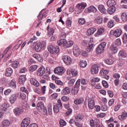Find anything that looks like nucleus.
Returning <instances> with one entry per match:
<instances>
[{
    "mask_svg": "<svg viewBox=\"0 0 127 127\" xmlns=\"http://www.w3.org/2000/svg\"><path fill=\"white\" fill-rule=\"evenodd\" d=\"M60 125L61 127H65L67 125V123L63 119H61L60 121Z\"/></svg>",
    "mask_w": 127,
    "mask_h": 127,
    "instance_id": "nucleus-46",
    "label": "nucleus"
},
{
    "mask_svg": "<svg viewBox=\"0 0 127 127\" xmlns=\"http://www.w3.org/2000/svg\"><path fill=\"white\" fill-rule=\"evenodd\" d=\"M63 60L66 65H69V64L72 63V60L71 59V58L67 55L64 56L63 57Z\"/></svg>",
    "mask_w": 127,
    "mask_h": 127,
    "instance_id": "nucleus-11",
    "label": "nucleus"
},
{
    "mask_svg": "<svg viewBox=\"0 0 127 127\" xmlns=\"http://www.w3.org/2000/svg\"><path fill=\"white\" fill-rule=\"evenodd\" d=\"M71 92V89L68 87H66L64 88L61 91L62 95H69V93Z\"/></svg>",
    "mask_w": 127,
    "mask_h": 127,
    "instance_id": "nucleus-14",
    "label": "nucleus"
},
{
    "mask_svg": "<svg viewBox=\"0 0 127 127\" xmlns=\"http://www.w3.org/2000/svg\"><path fill=\"white\" fill-rule=\"evenodd\" d=\"M54 72L55 74H57V75H63L65 72V69L62 66H59L55 68Z\"/></svg>",
    "mask_w": 127,
    "mask_h": 127,
    "instance_id": "nucleus-5",
    "label": "nucleus"
},
{
    "mask_svg": "<svg viewBox=\"0 0 127 127\" xmlns=\"http://www.w3.org/2000/svg\"><path fill=\"white\" fill-rule=\"evenodd\" d=\"M16 95L15 94H12L9 98V102L10 104H14L16 102Z\"/></svg>",
    "mask_w": 127,
    "mask_h": 127,
    "instance_id": "nucleus-20",
    "label": "nucleus"
},
{
    "mask_svg": "<svg viewBox=\"0 0 127 127\" xmlns=\"http://www.w3.org/2000/svg\"><path fill=\"white\" fill-rule=\"evenodd\" d=\"M9 86L11 88L13 89H15L16 88V83L15 82V80H12L9 84Z\"/></svg>",
    "mask_w": 127,
    "mask_h": 127,
    "instance_id": "nucleus-37",
    "label": "nucleus"
},
{
    "mask_svg": "<svg viewBox=\"0 0 127 127\" xmlns=\"http://www.w3.org/2000/svg\"><path fill=\"white\" fill-rule=\"evenodd\" d=\"M47 30L48 31V36H49V37H50V36H51V35H52V34L54 33V29H53V28H49V26H48Z\"/></svg>",
    "mask_w": 127,
    "mask_h": 127,
    "instance_id": "nucleus-33",
    "label": "nucleus"
},
{
    "mask_svg": "<svg viewBox=\"0 0 127 127\" xmlns=\"http://www.w3.org/2000/svg\"><path fill=\"white\" fill-rule=\"evenodd\" d=\"M119 56L120 57H123V58H126L127 57V53L124 50H121L119 53Z\"/></svg>",
    "mask_w": 127,
    "mask_h": 127,
    "instance_id": "nucleus-35",
    "label": "nucleus"
},
{
    "mask_svg": "<svg viewBox=\"0 0 127 127\" xmlns=\"http://www.w3.org/2000/svg\"><path fill=\"white\" fill-rule=\"evenodd\" d=\"M94 47H95V44H91L89 45L87 47V48L86 49V52H87V53H89V52L93 51V49H94Z\"/></svg>",
    "mask_w": 127,
    "mask_h": 127,
    "instance_id": "nucleus-29",
    "label": "nucleus"
},
{
    "mask_svg": "<svg viewBox=\"0 0 127 127\" xmlns=\"http://www.w3.org/2000/svg\"><path fill=\"white\" fill-rule=\"evenodd\" d=\"M75 120L76 121H77V122H80V121H82V120H83V116L77 115L75 116Z\"/></svg>",
    "mask_w": 127,
    "mask_h": 127,
    "instance_id": "nucleus-52",
    "label": "nucleus"
},
{
    "mask_svg": "<svg viewBox=\"0 0 127 127\" xmlns=\"http://www.w3.org/2000/svg\"><path fill=\"white\" fill-rule=\"evenodd\" d=\"M86 6H87V3L84 2L78 3L76 5V7L78 8V9H84Z\"/></svg>",
    "mask_w": 127,
    "mask_h": 127,
    "instance_id": "nucleus-25",
    "label": "nucleus"
},
{
    "mask_svg": "<svg viewBox=\"0 0 127 127\" xmlns=\"http://www.w3.org/2000/svg\"><path fill=\"white\" fill-rule=\"evenodd\" d=\"M30 118L27 117L26 118H25L22 122L21 124V127H28V126H29V124H30Z\"/></svg>",
    "mask_w": 127,
    "mask_h": 127,
    "instance_id": "nucleus-8",
    "label": "nucleus"
},
{
    "mask_svg": "<svg viewBox=\"0 0 127 127\" xmlns=\"http://www.w3.org/2000/svg\"><path fill=\"white\" fill-rule=\"evenodd\" d=\"M78 23L80 25H83V24H85L86 23V19L84 18H80L78 19Z\"/></svg>",
    "mask_w": 127,
    "mask_h": 127,
    "instance_id": "nucleus-43",
    "label": "nucleus"
},
{
    "mask_svg": "<svg viewBox=\"0 0 127 127\" xmlns=\"http://www.w3.org/2000/svg\"><path fill=\"white\" fill-rule=\"evenodd\" d=\"M26 80L25 75H21L19 77V83L21 85H23Z\"/></svg>",
    "mask_w": 127,
    "mask_h": 127,
    "instance_id": "nucleus-17",
    "label": "nucleus"
},
{
    "mask_svg": "<svg viewBox=\"0 0 127 127\" xmlns=\"http://www.w3.org/2000/svg\"><path fill=\"white\" fill-rule=\"evenodd\" d=\"M84 11L86 13H90L91 12H93L94 13H95V12H97V8H95L94 6L91 5L88 8H86Z\"/></svg>",
    "mask_w": 127,
    "mask_h": 127,
    "instance_id": "nucleus-10",
    "label": "nucleus"
},
{
    "mask_svg": "<svg viewBox=\"0 0 127 127\" xmlns=\"http://www.w3.org/2000/svg\"><path fill=\"white\" fill-rule=\"evenodd\" d=\"M115 44L118 46L122 45V41L120 39H117L115 40Z\"/></svg>",
    "mask_w": 127,
    "mask_h": 127,
    "instance_id": "nucleus-60",
    "label": "nucleus"
},
{
    "mask_svg": "<svg viewBox=\"0 0 127 127\" xmlns=\"http://www.w3.org/2000/svg\"><path fill=\"white\" fill-rule=\"evenodd\" d=\"M37 109L39 112H44L46 115H47V109H46V108H45L44 103H43V102L40 101L37 103Z\"/></svg>",
    "mask_w": 127,
    "mask_h": 127,
    "instance_id": "nucleus-2",
    "label": "nucleus"
},
{
    "mask_svg": "<svg viewBox=\"0 0 127 127\" xmlns=\"http://www.w3.org/2000/svg\"><path fill=\"white\" fill-rule=\"evenodd\" d=\"M75 126L76 127H83V124L79 122H75Z\"/></svg>",
    "mask_w": 127,
    "mask_h": 127,
    "instance_id": "nucleus-64",
    "label": "nucleus"
},
{
    "mask_svg": "<svg viewBox=\"0 0 127 127\" xmlns=\"http://www.w3.org/2000/svg\"><path fill=\"white\" fill-rule=\"evenodd\" d=\"M10 125V122L8 120H5L3 121L0 127H8Z\"/></svg>",
    "mask_w": 127,
    "mask_h": 127,
    "instance_id": "nucleus-30",
    "label": "nucleus"
},
{
    "mask_svg": "<svg viewBox=\"0 0 127 127\" xmlns=\"http://www.w3.org/2000/svg\"><path fill=\"white\" fill-rule=\"evenodd\" d=\"M30 83L32 85H33L36 87H39V86H40V84H39V82H38V81H37L36 79L33 78H31L30 79Z\"/></svg>",
    "mask_w": 127,
    "mask_h": 127,
    "instance_id": "nucleus-19",
    "label": "nucleus"
},
{
    "mask_svg": "<svg viewBox=\"0 0 127 127\" xmlns=\"http://www.w3.org/2000/svg\"><path fill=\"white\" fill-rule=\"evenodd\" d=\"M33 57L38 60L39 62H42V61H43V58L38 54L33 55Z\"/></svg>",
    "mask_w": 127,
    "mask_h": 127,
    "instance_id": "nucleus-22",
    "label": "nucleus"
},
{
    "mask_svg": "<svg viewBox=\"0 0 127 127\" xmlns=\"http://www.w3.org/2000/svg\"><path fill=\"white\" fill-rule=\"evenodd\" d=\"M97 31L95 28H90L89 29L87 30V35H93V33Z\"/></svg>",
    "mask_w": 127,
    "mask_h": 127,
    "instance_id": "nucleus-31",
    "label": "nucleus"
},
{
    "mask_svg": "<svg viewBox=\"0 0 127 127\" xmlns=\"http://www.w3.org/2000/svg\"><path fill=\"white\" fill-rule=\"evenodd\" d=\"M96 127H103V124L100 122L98 119H95L94 120Z\"/></svg>",
    "mask_w": 127,
    "mask_h": 127,
    "instance_id": "nucleus-34",
    "label": "nucleus"
},
{
    "mask_svg": "<svg viewBox=\"0 0 127 127\" xmlns=\"http://www.w3.org/2000/svg\"><path fill=\"white\" fill-rule=\"evenodd\" d=\"M81 51L79 48V47L77 45H74L73 46V53L75 56H78L80 55Z\"/></svg>",
    "mask_w": 127,
    "mask_h": 127,
    "instance_id": "nucleus-12",
    "label": "nucleus"
},
{
    "mask_svg": "<svg viewBox=\"0 0 127 127\" xmlns=\"http://www.w3.org/2000/svg\"><path fill=\"white\" fill-rule=\"evenodd\" d=\"M112 33H113L114 36L120 37V36L122 35V33H123V31L121 29H118L113 31Z\"/></svg>",
    "mask_w": 127,
    "mask_h": 127,
    "instance_id": "nucleus-15",
    "label": "nucleus"
},
{
    "mask_svg": "<svg viewBox=\"0 0 127 127\" xmlns=\"http://www.w3.org/2000/svg\"><path fill=\"white\" fill-rule=\"evenodd\" d=\"M11 74H12V69L10 67L7 68L5 74V76H6V77H10Z\"/></svg>",
    "mask_w": 127,
    "mask_h": 127,
    "instance_id": "nucleus-26",
    "label": "nucleus"
},
{
    "mask_svg": "<svg viewBox=\"0 0 127 127\" xmlns=\"http://www.w3.org/2000/svg\"><path fill=\"white\" fill-rule=\"evenodd\" d=\"M81 68H86L87 67V62L85 60H80L79 63Z\"/></svg>",
    "mask_w": 127,
    "mask_h": 127,
    "instance_id": "nucleus-32",
    "label": "nucleus"
},
{
    "mask_svg": "<svg viewBox=\"0 0 127 127\" xmlns=\"http://www.w3.org/2000/svg\"><path fill=\"white\" fill-rule=\"evenodd\" d=\"M34 92H35V93H36V94H41V90L39 88L36 87L35 88H34Z\"/></svg>",
    "mask_w": 127,
    "mask_h": 127,
    "instance_id": "nucleus-58",
    "label": "nucleus"
},
{
    "mask_svg": "<svg viewBox=\"0 0 127 127\" xmlns=\"http://www.w3.org/2000/svg\"><path fill=\"white\" fill-rule=\"evenodd\" d=\"M88 108L91 110H93L95 108V101L93 98H90L88 101Z\"/></svg>",
    "mask_w": 127,
    "mask_h": 127,
    "instance_id": "nucleus-13",
    "label": "nucleus"
},
{
    "mask_svg": "<svg viewBox=\"0 0 127 127\" xmlns=\"http://www.w3.org/2000/svg\"><path fill=\"white\" fill-rule=\"evenodd\" d=\"M122 19L123 21H127V12H124L121 15Z\"/></svg>",
    "mask_w": 127,
    "mask_h": 127,
    "instance_id": "nucleus-40",
    "label": "nucleus"
},
{
    "mask_svg": "<svg viewBox=\"0 0 127 127\" xmlns=\"http://www.w3.org/2000/svg\"><path fill=\"white\" fill-rule=\"evenodd\" d=\"M75 80L74 79H72L70 80L69 81L68 84V86L69 87H72V86H74V84L75 83Z\"/></svg>",
    "mask_w": 127,
    "mask_h": 127,
    "instance_id": "nucleus-49",
    "label": "nucleus"
},
{
    "mask_svg": "<svg viewBox=\"0 0 127 127\" xmlns=\"http://www.w3.org/2000/svg\"><path fill=\"white\" fill-rule=\"evenodd\" d=\"M102 85H103V87H104L105 88H108L109 87L108 82L105 80L102 81Z\"/></svg>",
    "mask_w": 127,
    "mask_h": 127,
    "instance_id": "nucleus-63",
    "label": "nucleus"
},
{
    "mask_svg": "<svg viewBox=\"0 0 127 127\" xmlns=\"http://www.w3.org/2000/svg\"><path fill=\"white\" fill-rule=\"evenodd\" d=\"M38 68V66L36 65H32L30 67L29 70L31 72H33V71H35Z\"/></svg>",
    "mask_w": 127,
    "mask_h": 127,
    "instance_id": "nucleus-47",
    "label": "nucleus"
},
{
    "mask_svg": "<svg viewBox=\"0 0 127 127\" xmlns=\"http://www.w3.org/2000/svg\"><path fill=\"white\" fill-rule=\"evenodd\" d=\"M18 65H19V63L17 61H14L12 63V67L14 69H16L18 67Z\"/></svg>",
    "mask_w": 127,
    "mask_h": 127,
    "instance_id": "nucleus-42",
    "label": "nucleus"
},
{
    "mask_svg": "<svg viewBox=\"0 0 127 127\" xmlns=\"http://www.w3.org/2000/svg\"><path fill=\"white\" fill-rule=\"evenodd\" d=\"M105 31V30H104V28H101L99 29H98L96 34L97 35H101L102 33H104V32Z\"/></svg>",
    "mask_w": 127,
    "mask_h": 127,
    "instance_id": "nucleus-50",
    "label": "nucleus"
},
{
    "mask_svg": "<svg viewBox=\"0 0 127 127\" xmlns=\"http://www.w3.org/2000/svg\"><path fill=\"white\" fill-rule=\"evenodd\" d=\"M104 62L108 65H113L114 64V61L112 59H108L104 61Z\"/></svg>",
    "mask_w": 127,
    "mask_h": 127,
    "instance_id": "nucleus-38",
    "label": "nucleus"
},
{
    "mask_svg": "<svg viewBox=\"0 0 127 127\" xmlns=\"http://www.w3.org/2000/svg\"><path fill=\"white\" fill-rule=\"evenodd\" d=\"M110 50L111 51V53L115 54L118 52V48L115 45H112L110 47Z\"/></svg>",
    "mask_w": 127,
    "mask_h": 127,
    "instance_id": "nucleus-27",
    "label": "nucleus"
},
{
    "mask_svg": "<svg viewBox=\"0 0 127 127\" xmlns=\"http://www.w3.org/2000/svg\"><path fill=\"white\" fill-rule=\"evenodd\" d=\"M78 92H79L78 88H75L71 90L72 95H77V94H78Z\"/></svg>",
    "mask_w": 127,
    "mask_h": 127,
    "instance_id": "nucleus-61",
    "label": "nucleus"
},
{
    "mask_svg": "<svg viewBox=\"0 0 127 127\" xmlns=\"http://www.w3.org/2000/svg\"><path fill=\"white\" fill-rule=\"evenodd\" d=\"M107 45L106 42H102L97 47L96 50L97 54H101V53H103L104 52V48H106Z\"/></svg>",
    "mask_w": 127,
    "mask_h": 127,
    "instance_id": "nucleus-4",
    "label": "nucleus"
},
{
    "mask_svg": "<svg viewBox=\"0 0 127 127\" xmlns=\"http://www.w3.org/2000/svg\"><path fill=\"white\" fill-rule=\"evenodd\" d=\"M41 94H42L43 95H44V94H45V92L46 91V86H42L41 87Z\"/></svg>",
    "mask_w": 127,
    "mask_h": 127,
    "instance_id": "nucleus-55",
    "label": "nucleus"
},
{
    "mask_svg": "<svg viewBox=\"0 0 127 127\" xmlns=\"http://www.w3.org/2000/svg\"><path fill=\"white\" fill-rule=\"evenodd\" d=\"M0 110H1V111H3L4 112H6V111H7V104H2L0 107Z\"/></svg>",
    "mask_w": 127,
    "mask_h": 127,
    "instance_id": "nucleus-36",
    "label": "nucleus"
},
{
    "mask_svg": "<svg viewBox=\"0 0 127 127\" xmlns=\"http://www.w3.org/2000/svg\"><path fill=\"white\" fill-rule=\"evenodd\" d=\"M46 48V44L39 42L35 45V49L37 52H40L42 50H44Z\"/></svg>",
    "mask_w": 127,
    "mask_h": 127,
    "instance_id": "nucleus-3",
    "label": "nucleus"
},
{
    "mask_svg": "<svg viewBox=\"0 0 127 127\" xmlns=\"http://www.w3.org/2000/svg\"><path fill=\"white\" fill-rule=\"evenodd\" d=\"M109 73V70L107 69H102L99 73V75L100 76H105V75H107Z\"/></svg>",
    "mask_w": 127,
    "mask_h": 127,
    "instance_id": "nucleus-39",
    "label": "nucleus"
},
{
    "mask_svg": "<svg viewBox=\"0 0 127 127\" xmlns=\"http://www.w3.org/2000/svg\"><path fill=\"white\" fill-rule=\"evenodd\" d=\"M20 90L21 92H23L24 93H25L27 95H28V91H27V89H26L25 87H21Z\"/></svg>",
    "mask_w": 127,
    "mask_h": 127,
    "instance_id": "nucleus-57",
    "label": "nucleus"
},
{
    "mask_svg": "<svg viewBox=\"0 0 127 127\" xmlns=\"http://www.w3.org/2000/svg\"><path fill=\"white\" fill-rule=\"evenodd\" d=\"M123 43L126 44V43H127V34H124L123 35Z\"/></svg>",
    "mask_w": 127,
    "mask_h": 127,
    "instance_id": "nucleus-56",
    "label": "nucleus"
},
{
    "mask_svg": "<svg viewBox=\"0 0 127 127\" xmlns=\"http://www.w3.org/2000/svg\"><path fill=\"white\" fill-rule=\"evenodd\" d=\"M71 74L73 77H76L78 75V71L76 69H72L71 71Z\"/></svg>",
    "mask_w": 127,
    "mask_h": 127,
    "instance_id": "nucleus-51",
    "label": "nucleus"
},
{
    "mask_svg": "<svg viewBox=\"0 0 127 127\" xmlns=\"http://www.w3.org/2000/svg\"><path fill=\"white\" fill-rule=\"evenodd\" d=\"M98 9L101 13H103L104 14L107 13V9L103 4H99L98 5Z\"/></svg>",
    "mask_w": 127,
    "mask_h": 127,
    "instance_id": "nucleus-16",
    "label": "nucleus"
},
{
    "mask_svg": "<svg viewBox=\"0 0 127 127\" xmlns=\"http://www.w3.org/2000/svg\"><path fill=\"white\" fill-rule=\"evenodd\" d=\"M48 50L52 54H57L59 52V49H56L54 46H49L48 47Z\"/></svg>",
    "mask_w": 127,
    "mask_h": 127,
    "instance_id": "nucleus-6",
    "label": "nucleus"
},
{
    "mask_svg": "<svg viewBox=\"0 0 127 127\" xmlns=\"http://www.w3.org/2000/svg\"><path fill=\"white\" fill-rule=\"evenodd\" d=\"M95 22L98 24H101V23H103V18L101 16L97 17L95 20Z\"/></svg>",
    "mask_w": 127,
    "mask_h": 127,
    "instance_id": "nucleus-41",
    "label": "nucleus"
},
{
    "mask_svg": "<svg viewBox=\"0 0 127 127\" xmlns=\"http://www.w3.org/2000/svg\"><path fill=\"white\" fill-rule=\"evenodd\" d=\"M100 64H94L91 68V73L93 75L98 74L99 72V68H100Z\"/></svg>",
    "mask_w": 127,
    "mask_h": 127,
    "instance_id": "nucleus-7",
    "label": "nucleus"
},
{
    "mask_svg": "<svg viewBox=\"0 0 127 127\" xmlns=\"http://www.w3.org/2000/svg\"><path fill=\"white\" fill-rule=\"evenodd\" d=\"M83 103H84V99L83 98L76 99L74 101L75 105H80V104H83Z\"/></svg>",
    "mask_w": 127,
    "mask_h": 127,
    "instance_id": "nucleus-28",
    "label": "nucleus"
},
{
    "mask_svg": "<svg viewBox=\"0 0 127 127\" xmlns=\"http://www.w3.org/2000/svg\"><path fill=\"white\" fill-rule=\"evenodd\" d=\"M65 24L67 28H71V27H72V18H67L66 19Z\"/></svg>",
    "mask_w": 127,
    "mask_h": 127,
    "instance_id": "nucleus-24",
    "label": "nucleus"
},
{
    "mask_svg": "<svg viewBox=\"0 0 127 127\" xmlns=\"http://www.w3.org/2000/svg\"><path fill=\"white\" fill-rule=\"evenodd\" d=\"M115 25V21L114 20H111L108 22V26L109 28H112Z\"/></svg>",
    "mask_w": 127,
    "mask_h": 127,
    "instance_id": "nucleus-45",
    "label": "nucleus"
},
{
    "mask_svg": "<svg viewBox=\"0 0 127 127\" xmlns=\"http://www.w3.org/2000/svg\"><path fill=\"white\" fill-rule=\"evenodd\" d=\"M101 110L102 111H104V112H106V111L108 110V107L105 104H102V106L101 107Z\"/></svg>",
    "mask_w": 127,
    "mask_h": 127,
    "instance_id": "nucleus-59",
    "label": "nucleus"
},
{
    "mask_svg": "<svg viewBox=\"0 0 127 127\" xmlns=\"http://www.w3.org/2000/svg\"><path fill=\"white\" fill-rule=\"evenodd\" d=\"M117 10V7L115 6L109 7L108 9V12L109 14H114Z\"/></svg>",
    "mask_w": 127,
    "mask_h": 127,
    "instance_id": "nucleus-21",
    "label": "nucleus"
},
{
    "mask_svg": "<svg viewBox=\"0 0 127 127\" xmlns=\"http://www.w3.org/2000/svg\"><path fill=\"white\" fill-rule=\"evenodd\" d=\"M23 108H22V107H19L14 108L13 110V113L15 115V116H19V115L23 113Z\"/></svg>",
    "mask_w": 127,
    "mask_h": 127,
    "instance_id": "nucleus-9",
    "label": "nucleus"
},
{
    "mask_svg": "<svg viewBox=\"0 0 127 127\" xmlns=\"http://www.w3.org/2000/svg\"><path fill=\"white\" fill-rule=\"evenodd\" d=\"M56 106H57V107H59V108L62 109V102H61V99L58 100L57 104H56Z\"/></svg>",
    "mask_w": 127,
    "mask_h": 127,
    "instance_id": "nucleus-54",
    "label": "nucleus"
},
{
    "mask_svg": "<svg viewBox=\"0 0 127 127\" xmlns=\"http://www.w3.org/2000/svg\"><path fill=\"white\" fill-rule=\"evenodd\" d=\"M45 74V68L41 67L38 69V75L39 76H43Z\"/></svg>",
    "mask_w": 127,
    "mask_h": 127,
    "instance_id": "nucleus-18",
    "label": "nucleus"
},
{
    "mask_svg": "<svg viewBox=\"0 0 127 127\" xmlns=\"http://www.w3.org/2000/svg\"><path fill=\"white\" fill-rule=\"evenodd\" d=\"M107 4L109 7L116 6V1H115V0H108L107 1Z\"/></svg>",
    "mask_w": 127,
    "mask_h": 127,
    "instance_id": "nucleus-23",
    "label": "nucleus"
},
{
    "mask_svg": "<svg viewBox=\"0 0 127 127\" xmlns=\"http://www.w3.org/2000/svg\"><path fill=\"white\" fill-rule=\"evenodd\" d=\"M61 109H62V108H60V107H59V106L55 105L54 106V112H55V113H59V111H60V110Z\"/></svg>",
    "mask_w": 127,
    "mask_h": 127,
    "instance_id": "nucleus-48",
    "label": "nucleus"
},
{
    "mask_svg": "<svg viewBox=\"0 0 127 127\" xmlns=\"http://www.w3.org/2000/svg\"><path fill=\"white\" fill-rule=\"evenodd\" d=\"M81 84V79H78L75 84V88H78L80 87Z\"/></svg>",
    "mask_w": 127,
    "mask_h": 127,
    "instance_id": "nucleus-53",
    "label": "nucleus"
},
{
    "mask_svg": "<svg viewBox=\"0 0 127 127\" xmlns=\"http://www.w3.org/2000/svg\"><path fill=\"white\" fill-rule=\"evenodd\" d=\"M19 96V99H21V100H25V99H26V95L23 93L19 92L18 93Z\"/></svg>",
    "mask_w": 127,
    "mask_h": 127,
    "instance_id": "nucleus-44",
    "label": "nucleus"
},
{
    "mask_svg": "<svg viewBox=\"0 0 127 127\" xmlns=\"http://www.w3.org/2000/svg\"><path fill=\"white\" fill-rule=\"evenodd\" d=\"M58 44L59 46H64L65 48H69L74 45L73 41H69L67 42L65 39H61L58 41Z\"/></svg>",
    "mask_w": 127,
    "mask_h": 127,
    "instance_id": "nucleus-1",
    "label": "nucleus"
},
{
    "mask_svg": "<svg viewBox=\"0 0 127 127\" xmlns=\"http://www.w3.org/2000/svg\"><path fill=\"white\" fill-rule=\"evenodd\" d=\"M62 100L64 102H68L69 101V97L68 96H63L62 97Z\"/></svg>",
    "mask_w": 127,
    "mask_h": 127,
    "instance_id": "nucleus-62",
    "label": "nucleus"
}]
</instances>
